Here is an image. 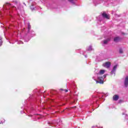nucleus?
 <instances>
[{
  "label": "nucleus",
  "instance_id": "1",
  "mask_svg": "<svg viewBox=\"0 0 128 128\" xmlns=\"http://www.w3.org/2000/svg\"><path fill=\"white\" fill-rule=\"evenodd\" d=\"M104 70H100L98 74H97V78L94 77L93 78L94 80H96V84H104V78L102 77V74H104L105 72Z\"/></svg>",
  "mask_w": 128,
  "mask_h": 128
},
{
  "label": "nucleus",
  "instance_id": "2",
  "mask_svg": "<svg viewBox=\"0 0 128 128\" xmlns=\"http://www.w3.org/2000/svg\"><path fill=\"white\" fill-rule=\"evenodd\" d=\"M3 8H4V10H8V12L10 14V10H12V9L16 8V6H12L10 3H6L3 6Z\"/></svg>",
  "mask_w": 128,
  "mask_h": 128
},
{
  "label": "nucleus",
  "instance_id": "3",
  "mask_svg": "<svg viewBox=\"0 0 128 128\" xmlns=\"http://www.w3.org/2000/svg\"><path fill=\"white\" fill-rule=\"evenodd\" d=\"M104 96L102 94H98L97 96H93L94 102H96V104H98V100H104Z\"/></svg>",
  "mask_w": 128,
  "mask_h": 128
},
{
  "label": "nucleus",
  "instance_id": "4",
  "mask_svg": "<svg viewBox=\"0 0 128 128\" xmlns=\"http://www.w3.org/2000/svg\"><path fill=\"white\" fill-rule=\"evenodd\" d=\"M104 68H108L110 66V62H106L102 64Z\"/></svg>",
  "mask_w": 128,
  "mask_h": 128
},
{
  "label": "nucleus",
  "instance_id": "5",
  "mask_svg": "<svg viewBox=\"0 0 128 128\" xmlns=\"http://www.w3.org/2000/svg\"><path fill=\"white\" fill-rule=\"evenodd\" d=\"M16 6L18 10H22V5H20V3L18 2H16Z\"/></svg>",
  "mask_w": 128,
  "mask_h": 128
},
{
  "label": "nucleus",
  "instance_id": "6",
  "mask_svg": "<svg viewBox=\"0 0 128 128\" xmlns=\"http://www.w3.org/2000/svg\"><path fill=\"white\" fill-rule=\"evenodd\" d=\"M124 86L126 88L128 86V76H126L125 78L124 82Z\"/></svg>",
  "mask_w": 128,
  "mask_h": 128
},
{
  "label": "nucleus",
  "instance_id": "7",
  "mask_svg": "<svg viewBox=\"0 0 128 128\" xmlns=\"http://www.w3.org/2000/svg\"><path fill=\"white\" fill-rule=\"evenodd\" d=\"M102 16L103 18H107L108 20H109V18H110V15L106 14V12H104L102 14Z\"/></svg>",
  "mask_w": 128,
  "mask_h": 128
},
{
  "label": "nucleus",
  "instance_id": "8",
  "mask_svg": "<svg viewBox=\"0 0 128 128\" xmlns=\"http://www.w3.org/2000/svg\"><path fill=\"white\" fill-rule=\"evenodd\" d=\"M116 68H118V65H116L114 66L113 70H112V74H116Z\"/></svg>",
  "mask_w": 128,
  "mask_h": 128
},
{
  "label": "nucleus",
  "instance_id": "9",
  "mask_svg": "<svg viewBox=\"0 0 128 128\" xmlns=\"http://www.w3.org/2000/svg\"><path fill=\"white\" fill-rule=\"evenodd\" d=\"M113 100H118L119 98V96L118 95H114L113 96Z\"/></svg>",
  "mask_w": 128,
  "mask_h": 128
},
{
  "label": "nucleus",
  "instance_id": "10",
  "mask_svg": "<svg viewBox=\"0 0 128 128\" xmlns=\"http://www.w3.org/2000/svg\"><path fill=\"white\" fill-rule=\"evenodd\" d=\"M110 38H108L106 40L102 41L104 44H108V42H110Z\"/></svg>",
  "mask_w": 128,
  "mask_h": 128
},
{
  "label": "nucleus",
  "instance_id": "11",
  "mask_svg": "<svg viewBox=\"0 0 128 128\" xmlns=\"http://www.w3.org/2000/svg\"><path fill=\"white\" fill-rule=\"evenodd\" d=\"M120 37H116L114 38V42H120Z\"/></svg>",
  "mask_w": 128,
  "mask_h": 128
},
{
  "label": "nucleus",
  "instance_id": "12",
  "mask_svg": "<svg viewBox=\"0 0 128 128\" xmlns=\"http://www.w3.org/2000/svg\"><path fill=\"white\" fill-rule=\"evenodd\" d=\"M87 50H92V46H90L88 48H87Z\"/></svg>",
  "mask_w": 128,
  "mask_h": 128
},
{
  "label": "nucleus",
  "instance_id": "13",
  "mask_svg": "<svg viewBox=\"0 0 128 128\" xmlns=\"http://www.w3.org/2000/svg\"><path fill=\"white\" fill-rule=\"evenodd\" d=\"M30 23L28 24V32H30Z\"/></svg>",
  "mask_w": 128,
  "mask_h": 128
},
{
  "label": "nucleus",
  "instance_id": "14",
  "mask_svg": "<svg viewBox=\"0 0 128 128\" xmlns=\"http://www.w3.org/2000/svg\"><path fill=\"white\" fill-rule=\"evenodd\" d=\"M2 37L0 36V46L2 44Z\"/></svg>",
  "mask_w": 128,
  "mask_h": 128
},
{
  "label": "nucleus",
  "instance_id": "15",
  "mask_svg": "<svg viewBox=\"0 0 128 128\" xmlns=\"http://www.w3.org/2000/svg\"><path fill=\"white\" fill-rule=\"evenodd\" d=\"M34 6V4H32V6H30V8L32 10H34V7H32Z\"/></svg>",
  "mask_w": 128,
  "mask_h": 128
},
{
  "label": "nucleus",
  "instance_id": "16",
  "mask_svg": "<svg viewBox=\"0 0 128 128\" xmlns=\"http://www.w3.org/2000/svg\"><path fill=\"white\" fill-rule=\"evenodd\" d=\"M102 77L103 78L104 80V78H106V75H104L103 76H101V78Z\"/></svg>",
  "mask_w": 128,
  "mask_h": 128
},
{
  "label": "nucleus",
  "instance_id": "17",
  "mask_svg": "<svg viewBox=\"0 0 128 128\" xmlns=\"http://www.w3.org/2000/svg\"><path fill=\"white\" fill-rule=\"evenodd\" d=\"M119 52L120 54H122V48L120 49Z\"/></svg>",
  "mask_w": 128,
  "mask_h": 128
},
{
  "label": "nucleus",
  "instance_id": "18",
  "mask_svg": "<svg viewBox=\"0 0 128 128\" xmlns=\"http://www.w3.org/2000/svg\"><path fill=\"white\" fill-rule=\"evenodd\" d=\"M18 44H24V42H22V41H19L18 42Z\"/></svg>",
  "mask_w": 128,
  "mask_h": 128
},
{
  "label": "nucleus",
  "instance_id": "19",
  "mask_svg": "<svg viewBox=\"0 0 128 128\" xmlns=\"http://www.w3.org/2000/svg\"><path fill=\"white\" fill-rule=\"evenodd\" d=\"M68 2H72V4H74V0H68Z\"/></svg>",
  "mask_w": 128,
  "mask_h": 128
},
{
  "label": "nucleus",
  "instance_id": "20",
  "mask_svg": "<svg viewBox=\"0 0 128 128\" xmlns=\"http://www.w3.org/2000/svg\"><path fill=\"white\" fill-rule=\"evenodd\" d=\"M2 122H4V120H3L2 121H1L0 122V124H2Z\"/></svg>",
  "mask_w": 128,
  "mask_h": 128
},
{
  "label": "nucleus",
  "instance_id": "21",
  "mask_svg": "<svg viewBox=\"0 0 128 128\" xmlns=\"http://www.w3.org/2000/svg\"><path fill=\"white\" fill-rule=\"evenodd\" d=\"M64 91L65 92H68V90H64Z\"/></svg>",
  "mask_w": 128,
  "mask_h": 128
},
{
  "label": "nucleus",
  "instance_id": "22",
  "mask_svg": "<svg viewBox=\"0 0 128 128\" xmlns=\"http://www.w3.org/2000/svg\"><path fill=\"white\" fill-rule=\"evenodd\" d=\"M28 40H25V42H28Z\"/></svg>",
  "mask_w": 128,
  "mask_h": 128
},
{
  "label": "nucleus",
  "instance_id": "23",
  "mask_svg": "<svg viewBox=\"0 0 128 128\" xmlns=\"http://www.w3.org/2000/svg\"><path fill=\"white\" fill-rule=\"evenodd\" d=\"M60 90H63V89H60Z\"/></svg>",
  "mask_w": 128,
  "mask_h": 128
},
{
  "label": "nucleus",
  "instance_id": "24",
  "mask_svg": "<svg viewBox=\"0 0 128 128\" xmlns=\"http://www.w3.org/2000/svg\"><path fill=\"white\" fill-rule=\"evenodd\" d=\"M2 16V14H0V16Z\"/></svg>",
  "mask_w": 128,
  "mask_h": 128
},
{
  "label": "nucleus",
  "instance_id": "25",
  "mask_svg": "<svg viewBox=\"0 0 128 128\" xmlns=\"http://www.w3.org/2000/svg\"><path fill=\"white\" fill-rule=\"evenodd\" d=\"M122 34H124V33H122Z\"/></svg>",
  "mask_w": 128,
  "mask_h": 128
},
{
  "label": "nucleus",
  "instance_id": "26",
  "mask_svg": "<svg viewBox=\"0 0 128 128\" xmlns=\"http://www.w3.org/2000/svg\"><path fill=\"white\" fill-rule=\"evenodd\" d=\"M106 94H107V96H108V94L107 93Z\"/></svg>",
  "mask_w": 128,
  "mask_h": 128
},
{
  "label": "nucleus",
  "instance_id": "27",
  "mask_svg": "<svg viewBox=\"0 0 128 128\" xmlns=\"http://www.w3.org/2000/svg\"><path fill=\"white\" fill-rule=\"evenodd\" d=\"M122 114H124L122 113Z\"/></svg>",
  "mask_w": 128,
  "mask_h": 128
},
{
  "label": "nucleus",
  "instance_id": "28",
  "mask_svg": "<svg viewBox=\"0 0 128 128\" xmlns=\"http://www.w3.org/2000/svg\"><path fill=\"white\" fill-rule=\"evenodd\" d=\"M86 58V56H85Z\"/></svg>",
  "mask_w": 128,
  "mask_h": 128
}]
</instances>
